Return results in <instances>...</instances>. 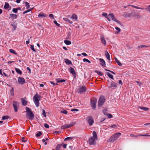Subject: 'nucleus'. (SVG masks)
I'll list each match as a JSON object with an SVG mask.
<instances>
[{
    "label": "nucleus",
    "instance_id": "21",
    "mask_svg": "<svg viewBox=\"0 0 150 150\" xmlns=\"http://www.w3.org/2000/svg\"><path fill=\"white\" fill-rule=\"evenodd\" d=\"M22 103L23 105H27V101L24 99H21Z\"/></svg>",
    "mask_w": 150,
    "mask_h": 150
},
{
    "label": "nucleus",
    "instance_id": "40",
    "mask_svg": "<svg viewBox=\"0 0 150 150\" xmlns=\"http://www.w3.org/2000/svg\"><path fill=\"white\" fill-rule=\"evenodd\" d=\"M9 7V4L7 3H5L4 6V8H8Z\"/></svg>",
    "mask_w": 150,
    "mask_h": 150
},
{
    "label": "nucleus",
    "instance_id": "1",
    "mask_svg": "<svg viewBox=\"0 0 150 150\" xmlns=\"http://www.w3.org/2000/svg\"><path fill=\"white\" fill-rule=\"evenodd\" d=\"M26 110L27 118L30 120H32L33 119L34 115L31 111L30 109L27 107H26Z\"/></svg>",
    "mask_w": 150,
    "mask_h": 150
},
{
    "label": "nucleus",
    "instance_id": "35",
    "mask_svg": "<svg viewBox=\"0 0 150 150\" xmlns=\"http://www.w3.org/2000/svg\"><path fill=\"white\" fill-rule=\"evenodd\" d=\"M25 6L26 7V8L27 9L28 8L30 7L29 4L27 2H25Z\"/></svg>",
    "mask_w": 150,
    "mask_h": 150
},
{
    "label": "nucleus",
    "instance_id": "38",
    "mask_svg": "<svg viewBox=\"0 0 150 150\" xmlns=\"http://www.w3.org/2000/svg\"><path fill=\"white\" fill-rule=\"evenodd\" d=\"M72 33V31H70L68 32L67 36L68 38H69L70 37L71 35V34Z\"/></svg>",
    "mask_w": 150,
    "mask_h": 150
},
{
    "label": "nucleus",
    "instance_id": "11",
    "mask_svg": "<svg viewBox=\"0 0 150 150\" xmlns=\"http://www.w3.org/2000/svg\"><path fill=\"white\" fill-rule=\"evenodd\" d=\"M100 61V65L103 67H105V61L102 59L100 58L99 59Z\"/></svg>",
    "mask_w": 150,
    "mask_h": 150
},
{
    "label": "nucleus",
    "instance_id": "44",
    "mask_svg": "<svg viewBox=\"0 0 150 150\" xmlns=\"http://www.w3.org/2000/svg\"><path fill=\"white\" fill-rule=\"evenodd\" d=\"M102 15L106 17L107 18V17H108V15H107V14L105 12H103L102 13Z\"/></svg>",
    "mask_w": 150,
    "mask_h": 150
},
{
    "label": "nucleus",
    "instance_id": "55",
    "mask_svg": "<svg viewBox=\"0 0 150 150\" xmlns=\"http://www.w3.org/2000/svg\"><path fill=\"white\" fill-rule=\"evenodd\" d=\"M45 139H43L42 140V142H43V143H44V144L45 145H46L47 144V142L45 141Z\"/></svg>",
    "mask_w": 150,
    "mask_h": 150
},
{
    "label": "nucleus",
    "instance_id": "46",
    "mask_svg": "<svg viewBox=\"0 0 150 150\" xmlns=\"http://www.w3.org/2000/svg\"><path fill=\"white\" fill-rule=\"evenodd\" d=\"M136 82L139 85V86H140L141 85L143 84V83L140 82H139L137 81H136Z\"/></svg>",
    "mask_w": 150,
    "mask_h": 150
},
{
    "label": "nucleus",
    "instance_id": "18",
    "mask_svg": "<svg viewBox=\"0 0 150 150\" xmlns=\"http://www.w3.org/2000/svg\"><path fill=\"white\" fill-rule=\"evenodd\" d=\"M121 135L120 133H117L114 134L113 136V137L115 138L116 139L118 138Z\"/></svg>",
    "mask_w": 150,
    "mask_h": 150
},
{
    "label": "nucleus",
    "instance_id": "4",
    "mask_svg": "<svg viewBox=\"0 0 150 150\" xmlns=\"http://www.w3.org/2000/svg\"><path fill=\"white\" fill-rule=\"evenodd\" d=\"M105 100L104 97L102 96H101L98 101V106L99 107H101L103 104Z\"/></svg>",
    "mask_w": 150,
    "mask_h": 150
},
{
    "label": "nucleus",
    "instance_id": "48",
    "mask_svg": "<svg viewBox=\"0 0 150 150\" xmlns=\"http://www.w3.org/2000/svg\"><path fill=\"white\" fill-rule=\"evenodd\" d=\"M42 115H43V116L45 117H46V113H45V111L44 110H42Z\"/></svg>",
    "mask_w": 150,
    "mask_h": 150
},
{
    "label": "nucleus",
    "instance_id": "13",
    "mask_svg": "<svg viewBox=\"0 0 150 150\" xmlns=\"http://www.w3.org/2000/svg\"><path fill=\"white\" fill-rule=\"evenodd\" d=\"M100 39L102 44L104 45H106V41L103 35H101L100 36Z\"/></svg>",
    "mask_w": 150,
    "mask_h": 150
},
{
    "label": "nucleus",
    "instance_id": "63",
    "mask_svg": "<svg viewBox=\"0 0 150 150\" xmlns=\"http://www.w3.org/2000/svg\"><path fill=\"white\" fill-rule=\"evenodd\" d=\"M69 148L71 149V150H74V148H73V146H70Z\"/></svg>",
    "mask_w": 150,
    "mask_h": 150
},
{
    "label": "nucleus",
    "instance_id": "37",
    "mask_svg": "<svg viewBox=\"0 0 150 150\" xmlns=\"http://www.w3.org/2000/svg\"><path fill=\"white\" fill-rule=\"evenodd\" d=\"M9 51L11 53L14 54H17L15 52V51L13 49H10L9 50Z\"/></svg>",
    "mask_w": 150,
    "mask_h": 150
},
{
    "label": "nucleus",
    "instance_id": "17",
    "mask_svg": "<svg viewBox=\"0 0 150 150\" xmlns=\"http://www.w3.org/2000/svg\"><path fill=\"white\" fill-rule=\"evenodd\" d=\"M71 18L74 20L77 21L78 19V16L76 15L74 13L72 15Z\"/></svg>",
    "mask_w": 150,
    "mask_h": 150
},
{
    "label": "nucleus",
    "instance_id": "50",
    "mask_svg": "<svg viewBox=\"0 0 150 150\" xmlns=\"http://www.w3.org/2000/svg\"><path fill=\"white\" fill-rule=\"evenodd\" d=\"M132 6V7H134V8H136V9H143V8H139L137 6Z\"/></svg>",
    "mask_w": 150,
    "mask_h": 150
},
{
    "label": "nucleus",
    "instance_id": "52",
    "mask_svg": "<svg viewBox=\"0 0 150 150\" xmlns=\"http://www.w3.org/2000/svg\"><path fill=\"white\" fill-rule=\"evenodd\" d=\"M12 11L14 13H16L17 12V9L16 8H13L12 10Z\"/></svg>",
    "mask_w": 150,
    "mask_h": 150
},
{
    "label": "nucleus",
    "instance_id": "54",
    "mask_svg": "<svg viewBox=\"0 0 150 150\" xmlns=\"http://www.w3.org/2000/svg\"><path fill=\"white\" fill-rule=\"evenodd\" d=\"M49 17H50V18H52L53 19H54V16L52 14H49Z\"/></svg>",
    "mask_w": 150,
    "mask_h": 150
},
{
    "label": "nucleus",
    "instance_id": "64",
    "mask_svg": "<svg viewBox=\"0 0 150 150\" xmlns=\"http://www.w3.org/2000/svg\"><path fill=\"white\" fill-rule=\"evenodd\" d=\"M78 110L77 109H72L71 111H77Z\"/></svg>",
    "mask_w": 150,
    "mask_h": 150
},
{
    "label": "nucleus",
    "instance_id": "22",
    "mask_svg": "<svg viewBox=\"0 0 150 150\" xmlns=\"http://www.w3.org/2000/svg\"><path fill=\"white\" fill-rule=\"evenodd\" d=\"M93 137H92L93 138L97 140L98 138L96 133V132L93 131Z\"/></svg>",
    "mask_w": 150,
    "mask_h": 150
},
{
    "label": "nucleus",
    "instance_id": "36",
    "mask_svg": "<svg viewBox=\"0 0 150 150\" xmlns=\"http://www.w3.org/2000/svg\"><path fill=\"white\" fill-rule=\"evenodd\" d=\"M61 112L62 113H63L65 114H67V110H63L61 111Z\"/></svg>",
    "mask_w": 150,
    "mask_h": 150
},
{
    "label": "nucleus",
    "instance_id": "61",
    "mask_svg": "<svg viewBox=\"0 0 150 150\" xmlns=\"http://www.w3.org/2000/svg\"><path fill=\"white\" fill-rule=\"evenodd\" d=\"M62 144L63 145V147L64 148H66V147H67V144Z\"/></svg>",
    "mask_w": 150,
    "mask_h": 150
},
{
    "label": "nucleus",
    "instance_id": "3",
    "mask_svg": "<svg viewBox=\"0 0 150 150\" xmlns=\"http://www.w3.org/2000/svg\"><path fill=\"white\" fill-rule=\"evenodd\" d=\"M41 97L40 95L36 93L33 98V100L37 107L39 106V101L40 100Z\"/></svg>",
    "mask_w": 150,
    "mask_h": 150
},
{
    "label": "nucleus",
    "instance_id": "25",
    "mask_svg": "<svg viewBox=\"0 0 150 150\" xmlns=\"http://www.w3.org/2000/svg\"><path fill=\"white\" fill-rule=\"evenodd\" d=\"M56 81L58 82H62L65 81V80L64 79H56Z\"/></svg>",
    "mask_w": 150,
    "mask_h": 150
},
{
    "label": "nucleus",
    "instance_id": "42",
    "mask_svg": "<svg viewBox=\"0 0 150 150\" xmlns=\"http://www.w3.org/2000/svg\"><path fill=\"white\" fill-rule=\"evenodd\" d=\"M83 61L84 62H87L89 63H91V62L89 60H88V59H86V58L83 59Z\"/></svg>",
    "mask_w": 150,
    "mask_h": 150
},
{
    "label": "nucleus",
    "instance_id": "19",
    "mask_svg": "<svg viewBox=\"0 0 150 150\" xmlns=\"http://www.w3.org/2000/svg\"><path fill=\"white\" fill-rule=\"evenodd\" d=\"M105 54L107 58L109 60H110V56L108 52L106 51L105 53Z\"/></svg>",
    "mask_w": 150,
    "mask_h": 150
},
{
    "label": "nucleus",
    "instance_id": "32",
    "mask_svg": "<svg viewBox=\"0 0 150 150\" xmlns=\"http://www.w3.org/2000/svg\"><path fill=\"white\" fill-rule=\"evenodd\" d=\"M105 115L107 116V117L108 118H111L112 117V116L111 114L108 113L106 114H105Z\"/></svg>",
    "mask_w": 150,
    "mask_h": 150
},
{
    "label": "nucleus",
    "instance_id": "31",
    "mask_svg": "<svg viewBox=\"0 0 150 150\" xmlns=\"http://www.w3.org/2000/svg\"><path fill=\"white\" fill-rule=\"evenodd\" d=\"M107 75L111 79H114L113 76L110 73L108 72L107 73Z\"/></svg>",
    "mask_w": 150,
    "mask_h": 150
},
{
    "label": "nucleus",
    "instance_id": "24",
    "mask_svg": "<svg viewBox=\"0 0 150 150\" xmlns=\"http://www.w3.org/2000/svg\"><path fill=\"white\" fill-rule=\"evenodd\" d=\"M64 42L66 45H70L71 43V41L67 40H65L64 41Z\"/></svg>",
    "mask_w": 150,
    "mask_h": 150
},
{
    "label": "nucleus",
    "instance_id": "62",
    "mask_svg": "<svg viewBox=\"0 0 150 150\" xmlns=\"http://www.w3.org/2000/svg\"><path fill=\"white\" fill-rule=\"evenodd\" d=\"M105 70H106V71H110L112 73V74H113L114 75H115V73H114V72H113L112 71H110L109 70H107V69H105Z\"/></svg>",
    "mask_w": 150,
    "mask_h": 150
},
{
    "label": "nucleus",
    "instance_id": "51",
    "mask_svg": "<svg viewBox=\"0 0 150 150\" xmlns=\"http://www.w3.org/2000/svg\"><path fill=\"white\" fill-rule=\"evenodd\" d=\"M54 23L57 26L59 27L60 26V25L56 21H54Z\"/></svg>",
    "mask_w": 150,
    "mask_h": 150
},
{
    "label": "nucleus",
    "instance_id": "28",
    "mask_svg": "<svg viewBox=\"0 0 150 150\" xmlns=\"http://www.w3.org/2000/svg\"><path fill=\"white\" fill-rule=\"evenodd\" d=\"M115 60L117 64L120 66H121L122 64L116 58H115Z\"/></svg>",
    "mask_w": 150,
    "mask_h": 150
},
{
    "label": "nucleus",
    "instance_id": "9",
    "mask_svg": "<svg viewBox=\"0 0 150 150\" xmlns=\"http://www.w3.org/2000/svg\"><path fill=\"white\" fill-rule=\"evenodd\" d=\"M18 83L21 85H23L25 83V80L23 77H19L18 79Z\"/></svg>",
    "mask_w": 150,
    "mask_h": 150
},
{
    "label": "nucleus",
    "instance_id": "29",
    "mask_svg": "<svg viewBox=\"0 0 150 150\" xmlns=\"http://www.w3.org/2000/svg\"><path fill=\"white\" fill-rule=\"evenodd\" d=\"M16 71L18 74H21L22 73V71L17 68H15V69Z\"/></svg>",
    "mask_w": 150,
    "mask_h": 150
},
{
    "label": "nucleus",
    "instance_id": "39",
    "mask_svg": "<svg viewBox=\"0 0 150 150\" xmlns=\"http://www.w3.org/2000/svg\"><path fill=\"white\" fill-rule=\"evenodd\" d=\"M32 9H33V8L29 9L24 11L23 12V13L25 14V13H26L28 12H29L31 11L32 10Z\"/></svg>",
    "mask_w": 150,
    "mask_h": 150
},
{
    "label": "nucleus",
    "instance_id": "15",
    "mask_svg": "<svg viewBox=\"0 0 150 150\" xmlns=\"http://www.w3.org/2000/svg\"><path fill=\"white\" fill-rule=\"evenodd\" d=\"M117 87V84L112 81L111 82L110 86L109 87L110 88H116Z\"/></svg>",
    "mask_w": 150,
    "mask_h": 150
},
{
    "label": "nucleus",
    "instance_id": "56",
    "mask_svg": "<svg viewBox=\"0 0 150 150\" xmlns=\"http://www.w3.org/2000/svg\"><path fill=\"white\" fill-rule=\"evenodd\" d=\"M44 126L45 128H49V126L47 124H44Z\"/></svg>",
    "mask_w": 150,
    "mask_h": 150
},
{
    "label": "nucleus",
    "instance_id": "14",
    "mask_svg": "<svg viewBox=\"0 0 150 150\" xmlns=\"http://www.w3.org/2000/svg\"><path fill=\"white\" fill-rule=\"evenodd\" d=\"M69 72L72 74L75 77L76 76V73L74 70L73 68L72 67H70L69 69Z\"/></svg>",
    "mask_w": 150,
    "mask_h": 150
},
{
    "label": "nucleus",
    "instance_id": "27",
    "mask_svg": "<svg viewBox=\"0 0 150 150\" xmlns=\"http://www.w3.org/2000/svg\"><path fill=\"white\" fill-rule=\"evenodd\" d=\"M46 16V15L43 13H40L38 15V17H45Z\"/></svg>",
    "mask_w": 150,
    "mask_h": 150
},
{
    "label": "nucleus",
    "instance_id": "26",
    "mask_svg": "<svg viewBox=\"0 0 150 150\" xmlns=\"http://www.w3.org/2000/svg\"><path fill=\"white\" fill-rule=\"evenodd\" d=\"M139 108L140 109L143 110L145 111H147L148 110H149V109L148 108L145 107H139Z\"/></svg>",
    "mask_w": 150,
    "mask_h": 150
},
{
    "label": "nucleus",
    "instance_id": "10",
    "mask_svg": "<svg viewBox=\"0 0 150 150\" xmlns=\"http://www.w3.org/2000/svg\"><path fill=\"white\" fill-rule=\"evenodd\" d=\"M96 140H97L91 137L88 140L89 143L90 145L95 144H96Z\"/></svg>",
    "mask_w": 150,
    "mask_h": 150
},
{
    "label": "nucleus",
    "instance_id": "6",
    "mask_svg": "<svg viewBox=\"0 0 150 150\" xmlns=\"http://www.w3.org/2000/svg\"><path fill=\"white\" fill-rule=\"evenodd\" d=\"M76 124L75 122H72L69 124H65L64 126L61 127L62 129L70 128Z\"/></svg>",
    "mask_w": 150,
    "mask_h": 150
},
{
    "label": "nucleus",
    "instance_id": "34",
    "mask_svg": "<svg viewBox=\"0 0 150 150\" xmlns=\"http://www.w3.org/2000/svg\"><path fill=\"white\" fill-rule=\"evenodd\" d=\"M62 144H58L56 146V150H59L61 147Z\"/></svg>",
    "mask_w": 150,
    "mask_h": 150
},
{
    "label": "nucleus",
    "instance_id": "23",
    "mask_svg": "<svg viewBox=\"0 0 150 150\" xmlns=\"http://www.w3.org/2000/svg\"><path fill=\"white\" fill-rule=\"evenodd\" d=\"M116 30V31H115V33L116 34H119L121 31V29L117 27H116L115 28Z\"/></svg>",
    "mask_w": 150,
    "mask_h": 150
},
{
    "label": "nucleus",
    "instance_id": "59",
    "mask_svg": "<svg viewBox=\"0 0 150 150\" xmlns=\"http://www.w3.org/2000/svg\"><path fill=\"white\" fill-rule=\"evenodd\" d=\"M117 127V125H113L110 126V127L112 128H114Z\"/></svg>",
    "mask_w": 150,
    "mask_h": 150
},
{
    "label": "nucleus",
    "instance_id": "58",
    "mask_svg": "<svg viewBox=\"0 0 150 150\" xmlns=\"http://www.w3.org/2000/svg\"><path fill=\"white\" fill-rule=\"evenodd\" d=\"M27 69L28 71V73L30 74L31 73V70L30 69L29 67H27Z\"/></svg>",
    "mask_w": 150,
    "mask_h": 150
},
{
    "label": "nucleus",
    "instance_id": "16",
    "mask_svg": "<svg viewBox=\"0 0 150 150\" xmlns=\"http://www.w3.org/2000/svg\"><path fill=\"white\" fill-rule=\"evenodd\" d=\"M63 19L65 22H67L69 24H72L73 23L72 21H70L67 18H64Z\"/></svg>",
    "mask_w": 150,
    "mask_h": 150
},
{
    "label": "nucleus",
    "instance_id": "49",
    "mask_svg": "<svg viewBox=\"0 0 150 150\" xmlns=\"http://www.w3.org/2000/svg\"><path fill=\"white\" fill-rule=\"evenodd\" d=\"M30 48L34 52H35V50L34 48V46L33 45H30Z\"/></svg>",
    "mask_w": 150,
    "mask_h": 150
},
{
    "label": "nucleus",
    "instance_id": "8",
    "mask_svg": "<svg viewBox=\"0 0 150 150\" xmlns=\"http://www.w3.org/2000/svg\"><path fill=\"white\" fill-rule=\"evenodd\" d=\"M13 107L14 111L17 112L18 111L17 108L19 106V103L16 101H13Z\"/></svg>",
    "mask_w": 150,
    "mask_h": 150
},
{
    "label": "nucleus",
    "instance_id": "43",
    "mask_svg": "<svg viewBox=\"0 0 150 150\" xmlns=\"http://www.w3.org/2000/svg\"><path fill=\"white\" fill-rule=\"evenodd\" d=\"M13 28L14 30H15L17 28V25L16 24H13L12 25Z\"/></svg>",
    "mask_w": 150,
    "mask_h": 150
},
{
    "label": "nucleus",
    "instance_id": "57",
    "mask_svg": "<svg viewBox=\"0 0 150 150\" xmlns=\"http://www.w3.org/2000/svg\"><path fill=\"white\" fill-rule=\"evenodd\" d=\"M96 72H97L98 74L100 75H102V73L101 72L98 71H96Z\"/></svg>",
    "mask_w": 150,
    "mask_h": 150
},
{
    "label": "nucleus",
    "instance_id": "7",
    "mask_svg": "<svg viewBox=\"0 0 150 150\" xmlns=\"http://www.w3.org/2000/svg\"><path fill=\"white\" fill-rule=\"evenodd\" d=\"M86 120L90 126L92 125L94 123V120L92 117L89 116L86 118Z\"/></svg>",
    "mask_w": 150,
    "mask_h": 150
},
{
    "label": "nucleus",
    "instance_id": "45",
    "mask_svg": "<svg viewBox=\"0 0 150 150\" xmlns=\"http://www.w3.org/2000/svg\"><path fill=\"white\" fill-rule=\"evenodd\" d=\"M11 95L12 96L13 95V87L12 88L11 90L10 91Z\"/></svg>",
    "mask_w": 150,
    "mask_h": 150
},
{
    "label": "nucleus",
    "instance_id": "30",
    "mask_svg": "<svg viewBox=\"0 0 150 150\" xmlns=\"http://www.w3.org/2000/svg\"><path fill=\"white\" fill-rule=\"evenodd\" d=\"M10 16L13 18H16L17 17V15L14 14H11Z\"/></svg>",
    "mask_w": 150,
    "mask_h": 150
},
{
    "label": "nucleus",
    "instance_id": "20",
    "mask_svg": "<svg viewBox=\"0 0 150 150\" xmlns=\"http://www.w3.org/2000/svg\"><path fill=\"white\" fill-rule=\"evenodd\" d=\"M64 62L65 63L68 65L72 64L71 61L67 59H64Z\"/></svg>",
    "mask_w": 150,
    "mask_h": 150
},
{
    "label": "nucleus",
    "instance_id": "53",
    "mask_svg": "<svg viewBox=\"0 0 150 150\" xmlns=\"http://www.w3.org/2000/svg\"><path fill=\"white\" fill-rule=\"evenodd\" d=\"M139 136H148V137H150V135H149L148 134H141V135H139Z\"/></svg>",
    "mask_w": 150,
    "mask_h": 150
},
{
    "label": "nucleus",
    "instance_id": "12",
    "mask_svg": "<svg viewBox=\"0 0 150 150\" xmlns=\"http://www.w3.org/2000/svg\"><path fill=\"white\" fill-rule=\"evenodd\" d=\"M86 89L83 86L80 87L78 89V93H81L84 92L85 91Z\"/></svg>",
    "mask_w": 150,
    "mask_h": 150
},
{
    "label": "nucleus",
    "instance_id": "41",
    "mask_svg": "<svg viewBox=\"0 0 150 150\" xmlns=\"http://www.w3.org/2000/svg\"><path fill=\"white\" fill-rule=\"evenodd\" d=\"M42 134L41 132L40 131L38 133H37L36 134V136L37 137H38L40 136Z\"/></svg>",
    "mask_w": 150,
    "mask_h": 150
},
{
    "label": "nucleus",
    "instance_id": "47",
    "mask_svg": "<svg viewBox=\"0 0 150 150\" xmlns=\"http://www.w3.org/2000/svg\"><path fill=\"white\" fill-rule=\"evenodd\" d=\"M8 118V116H3L2 118V119L3 120H6V119H7Z\"/></svg>",
    "mask_w": 150,
    "mask_h": 150
},
{
    "label": "nucleus",
    "instance_id": "60",
    "mask_svg": "<svg viewBox=\"0 0 150 150\" xmlns=\"http://www.w3.org/2000/svg\"><path fill=\"white\" fill-rule=\"evenodd\" d=\"M130 136L131 137H137L138 136H139V135H137L136 136H134V135L133 134H130Z\"/></svg>",
    "mask_w": 150,
    "mask_h": 150
},
{
    "label": "nucleus",
    "instance_id": "2",
    "mask_svg": "<svg viewBox=\"0 0 150 150\" xmlns=\"http://www.w3.org/2000/svg\"><path fill=\"white\" fill-rule=\"evenodd\" d=\"M107 19L109 21H113L115 22L118 24L121 25V22L115 18L114 16L112 13H110L109 14L107 17Z\"/></svg>",
    "mask_w": 150,
    "mask_h": 150
},
{
    "label": "nucleus",
    "instance_id": "5",
    "mask_svg": "<svg viewBox=\"0 0 150 150\" xmlns=\"http://www.w3.org/2000/svg\"><path fill=\"white\" fill-rule=\"evenodd\" d=\"M97 101V100L95 98H92L91 100V105L94 109L96 108Z\"/></svg>",
    "mask_w": 150,
    "mask_h": 150
},
{
    "label": "nucleus",
    "instance_id": "33",
    "mask_svg": "<svg viewBox=\"0 0 150 150\" xmlns=\"http://www.w3.org/2000/svg\"><path fill=\"white\" fill-rule=\"evenodd\" d=\"M145 10L150 13V5L145 8Z\"/></svg>",
    "mask_w": 150,
    "mask_h": 150
}]
</instances>
